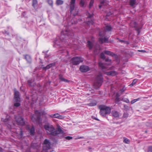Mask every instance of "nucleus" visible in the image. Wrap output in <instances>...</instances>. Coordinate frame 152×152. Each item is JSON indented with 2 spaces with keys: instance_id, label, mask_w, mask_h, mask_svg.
<instances>
[{
  "instance_id": "1",
  "label": "nucleus",
  "mask_w": 152,
  "mask_h": 152,
  "mask_svg": "<svg viewBox=\"0 0 152 152\" xmlns=\"http://www.w3.org/2000/svg\"><path fill=\"white\" fill-rule=\"evenodd\" d=\"M44 127L48 134L54 136L58 135L59 137H62L65 134L64 132L60 127L57 128L55 130V128L52 125L47 124L44 125Z\"/></svg>"
},
{
  "instance_id": "2",
  "label": "nucleus",
  "mask_w": 152,
  "mask_h": 152,
  "mask_svg": "<svg viewBox=\"0 0 152 152\" xmlns=\"http://www.w3.org/2000/svg\"><path fill=\"white\" fill-rule=\"evenodd\" d=\"M73 33L71 30H69L67 28L65 30H63L61 32L60 39L62 42H65L69 38H73Z\"/></svg>"
},
{
  "instance_id": "3",
  "label": "nucleus",
  "mask_w": 152,
  "mask_h": 152,
  "mask_svg": "<svg viewBox=\"0 0 152 152\" xmlns=\"http://www.w3.org/2000/svg\"><path fill=\"white\" fill-rule=\"evenodd\" d=\"M103 83V77L102 74L100 73L96 77L94 83V88L97 89L102 85Z\"/></svg>"
},
{
  "instance_id": "4",
  "label": "nucleus",
  "mask_w": 152,
  "mask_h": 152,
  "mask_svg": "<svg viewBox=\"0 0 152 152\" xmlns=\"http://www.w3.org/2000/svg\"><path fill=\"white\" fill-rule=\"evenodd\" d=\"M35 115H32L31 116V118L32 120L34 122H37L39 121V120L40 119V116L41 114L43 115H45V111H40L38 110H36L35 112Z\"/></svg>"
},
{
  "instance_id": "5",
  "label": "nucleus",
  "mask_w": 152,
  "mask_h": 152,
  "mask_svg": "<svg viewBox=\"0 0 152 152\" xmlns=\"http://www.w3.org/2000/svg\"><path fill=\"white\" fill-rule=\"evenodd\" d=\"M14 99L16 102L14 104L13 107L15 108V107H17L19 106L20 105L19 103L20 101L19 92L15 89L14 90Z\"/></svg>"
},
{
  "instance_id": "6",
  "label": "nucleus",
  "mask_w": 152,
  "mask_h": 152,
  "mask_svg": "<svg viewBox=\"0 0 152 152\" xmlns=\"http://www.w3.org/2000/svg\"><path fill=\"white\" fill-rule=\"evenodd\" d=\"M105 61L108 63H106V64H104L102 62H100L99 64V66L101 68L103 71L108 69V68L106 67V64L107 65L110 64L111 63V60L108 58H106L105 59Z\"/></svg>"
},
{
  "instance_id": "7",
  "label": "nucleus",
  "mask_w": 152,
  "mask_h": 152,
  "mask_svg": "<svg viewBox=\"0 0 152 152\" xmlns=\"http://www.w3.org/2000/svg\"><path fill=\"white\" fill-rule=\"evenodd\" d=\"M82 58L78 57H73L71 60V63L74 65H77L83 61Z\"/></svg>"
},
{
  "instance_id": "8",
  "label": "nucleus",
  "mask_w": 152,
  "mask_h": 152,
  "mask_svg": "<svg viewBox=\"0 0 152 152\" xmlns=\"http://www.w3.org/2000/svg\"><path fill=\"white\" fill-rule=\"evenodd\" d=\"M14 118L18 125L23 126L25 124L23 119L20 116H15Z\"/></svg>"
},
{
  "instance_id": "9",
  "label": "nucleus",
  "mask_w": 152,
  "mask_h": 152,
  "mask_svg": "<svg viewBox=\"0 0 152 152\" xmlns=\"http://www.w3.org/2000/svg\"><path fill=\"white\" fill-rule=\"evenodd\" d=\"M50 143L49 140L45 139V140L43 146V150L47 151L50 148Z\"/></svg>"
},
{
  "instance_id": "10",
  "label": "nucleus",
  "mask_w": 152,
  "mask_h": 152,
  "mask_svg": "<svg viewBox=\"0 0 152 152\" xmlns=\"http://www.w3.org/2000/svg\"><path fill=\"white\" fill-rule=\"evenodd\" d=\"M103 33V32H100L99 33V35L100 36V38L99 39V42L101 43H102L103 42H108V41L107 38L105 37L104 38L102 37L105 35V34Z\"/></svg>"
},
{
  "instance_id": "11",
  "label": "nucleus",
  "mask_w": 152,
  "mask_h": 152,
  "mask_svg": "<svg viewBox=\"0 0 152 152\" xmlns=\"http://www.w3.org/2000/svg\"><path fill=\"white\" fill-rule=\"evenodd\" d=\"M130 26L133 27L135 28L137 30V34L138 35L139 34L140 31L139 28H137V23L134 21H132L130 23Z\"/></svg>"
},
{
  "instance_id": "12",
  "label": "nucleus",
  "mask_w": 152,
  "mask_h": 152,
  "mask_svg": "<svg viewBox=\"0 0 152 152\" xmlns=\"http://www.w3.org/2000/svg\"><path fill=\"white\" fill-rule=\"evenodd\" d=\"M80 69L81 72H86L88 71L90 69L87 66L83 65L80 66Z\"/></svg>"
},
{
  "instance_id": "13",
  "label": "nucleus",
  "mask_w": 152,
  "mask_h": 152,
  "mask_svg": "<svg viewBox=\"0 0 152 152\" xmlns=\"http://www.w3.org/2000/svg\"><path fill=\"white\" fill-rule=\"evenodd\" d=\"M104 53L107 55L114 57L115 58H117V56L115 54L109 51L105 50L104 51Z\"/></svg>"
},
{
  "instance_id": "14",
  "label": "nucleus",
  "mask_w": 152,
  "mask_h": 152,
  "mask_svg": "<svg viewBox=\"0 0 152 152\" xmlns=\"http://www.w3.org/2000/svg\"><path fill=\"white\" fill-rule=\"evenodd\" d=\"M27 130L29 132L30 134L33 136L34 135L35 132V129L33 126H32L31 128L28 126L27 128Z\"/></svg>"
},
{
  "instance_id": "15",
  "label": "nucleus",
  "mask_w": 152,
  "mask_h": 152,
  "mask_svg": "<svg viewBox=\"0 0 152 152\" xmlns=\"http://www.w3.org/2000/svg\"><path fill=\"white\" fill-rule=\"evenodd\" d=\"M51 118H54L59 119H62L64 118L62 116L59 115L58 113L49 115Z\"/></svg>"
},
{
  "instance_id": "16",
  "label": "nucleus",
  "mask_w": 152,
  "mask_h": 152,
  "mask_svg": "<svg viewBox=\"0 0 152 152\" xmlns=\"http://www.w3.org/2000/svg\"><path fill=\"white\" fill-rule=\"evenodd\" d=\"M99 108L100 109V113L101 115L102 116H105L107 114L106 113L105 110H104V107L100 105L99 106Z\"/></svg>"
},
{
  "instance_id": "17",
  "label": "nucleus",
  "mask_w": 152,
  "mask_h": 152,
  "mask_svg": "<svg viewBox=\"0 0 152 152\" xmlns=\"http://www.w3.org/2000/svg\"><path fill=\"white\" fill-rule=\"evenodd\" d=\"M75 0H71L70 3V7L71 9V12H72L73 11L75 7Z\"/></svg>"
},
{
  "instance_id": "18",
  "label": "nucleus",
  "mask_w": 152,
  "mask_h": 152,
  "mask_svg": "<svg viewBox=\"0 0 152 152\" xmlns=\"http://www.w3.org/2000/svg\"><path fill=\"white\" fill-rule=\"evenodd\" d=\"M106 74L108 75L114 76L116 75L117 73V72L114 71H111L109 72H105Z\"/></svg>"
},
{
  "instance_id": "19",
  "label": "nucleus",
  "mask_w": 152,
  "mask_h": 152,
  "mask_svg": "<svg viewBox=\"0 0 152 152\" xmlns=\"http://www.w3.org/2000/svg\"><path fill=\"white\" fill-rule=\"evenodd\" d=\"M101 106L104 107V110H105L106 113L107 114H109L110 113L111 109L110 107H107L104 105H101Z\"/></svg>"
},
{
  "instance_id": "20",
  "label": "nucleus",
  "mask_w": 152,
  "mask_h": 152,
  "mask_svg": "<svg viewBox=\"0 0 152 152\" xmlns=\"http://www.w3.org/2000/svg\"><path fill=\"white\" fill-rule=\"evenodd\" d=\"M111 114L115 118H117L119 117V114L118 112L115 110L112 111Z\"/></svg>"
},
{
  "instance_id": "21",
  "label": "nucleus",
  "mask_w": 152,
  "mask_h": 152,
  "mask_svg": "<svg viewBox=\"0 0 152 152\" xmlns=\"http://www.w3.org/2000/svg\"><path fill=\"white\" fill-rule=\"evenodd\" d=\"M55 63H52L48 65H47L46 66L43 67V68L44 69L46 70L50 68L51 67H52L53 66H55Z\"/></svg>"
},
{
  "instance_id": "22",
  "label": "nucleus",
  "mask_w": 152,
  "mask_h": 152,
  "mask_svg": "<svg viewBox=\"0 0 152 152\" xmlns=\"http://www.w3.org/2000/svg\"><path fill=\"white\" fill-rule=\"evenodd\" d=\"M86 3L85 0H80L79 4L80 6L82 7H85Z\"/></svg>"
},
{
  "instance_id": "23",
  "label": "nucleus",
  "mask_w": 152,
  "mask_h": 152,
  "mask_svg": "<svg viewBox=\"0 0 152 152\" xmlns=\"http://www.w3.org/2000/svg\"><path fill=\"white\" fill-rule=\"evenodd\" d=\"M20 133H17V134L18 138L20 139H21L23 136V133L21 129H20Z\"/></svg>"
},
{
  "instance_id": "24",
  "label": "nucleus",
  "mask_w": 152,
  "mask_h": 152,
  "mask_svg": "<svg viewBox=\"0 0 152 152\" xmlns=\"http://www.w3.org/2000/svg\"><path fill=\"white\" fill-rule=\"evenodd\" d=\"M32 6L34 8L37 7V0H33Z\"/></svg>"
},
{
  "instance_id": "25",
  "label": "nucleus",
  "mask_w": 152,
  "mask_h": 152,
  "mask_svg": "<svg viewBox=\"0 0 152 152\" xmlns=\"http://www.w3.org/2000/svg\"><path fill=\"white\" fill-rule=\"evenodd\" d=\"M136 2L135 0H130V5L132 7H133L136 4Z\"/></svg>"
},
{
  "instance_id": "26",
  "label": "nucleus",
  "mask_w": 152,
  "mask_h": 152,
  "mask_svg": "<svg viewBox=\"0 0 152 152\" xmlns=\"http://www.w3.org/2000/svg\"><path fill=\"white\" fill-rule=\"evenodd\" d=\"M25 58L28 62H30L31 61V58L30 56L29 55H25Z\"/></svg>"
},
{
  "instance_id": "27",
  "label": "nucleus",
  "mask_w": 152,
  "mask_h": 152,
  "mask_svg": "<svg viewBox=\"0 0 152 152\" xmlns=\"http://www.w3.org/2000/svg\"><path fill=\"white\" fill-rule=\"evenodd\" d=\"M120 95H119V94L117 93L116 94V98L115 99V102L117 103H118V102L120 101L119 96Z\"/></svg>"
},
{
  "instance_id": "28",
  "label": "nucleus",
  "mask_w": 152,
  "mask_h": 152,
  "mask_svg": "<svg viewBox=\"0 0 152 152\" xmlns=\"http://www.w3.org/2000/svg\"><path fill=\"white\" fill-rule=\"evenodd\" d=\"M1 120H2V121L4 122H8L9 123V124L10 126V127H11L12 126V124L10 123L9 119L6 118V119H4V118H2L1 119Z\"/></svg>"
},
{
  "instance_id": "29",
  "label": "nucleus",
  "mask_w": 152,
  "mask_h": 152,
  "mask_svg": "<svg viewBox=\"0 0 152 152\" xmlns=\"http://www.w3.org/2000/svg\"><path fill=\"white\" fill-rule=\"evenodd\" d=\"M112 28L111 26L110 25H107L106 26L105 30L107 31H110L111 30Z\"/></svg>"
},
{
  "instance_id": "30",
  "label": "nucleus",
  "mask_w": 152,
  "mask_h": 152,
  "mask_svg": "<svg viewBox=\"0 0 152 152\" xmlns=\"http://www.w3.org/2000/svg\"><path fill=\"white\" fill-rule=\"evenodd\" d=\"M123 142L126 144H129L130 142V141L128 139L124 137Z\"/></svg>"
},
{
  "instance_id": "31",
  "label": "nucleus",
  "mask_w": 152,
  "mask_h": 152,
  "mask_svg": "<svg viewBox=\"0 0 152 152\" xmlns=\"http://www.w3.org/2000/svg\"><path fill=\"white\" fill-rule=\"evenodd\" d=\"M96 104V103L95 101H94L89 104H87V105L90 106H94Z\"/></svg>"
},
{
  "instance_id": "32",
  "label": "nucleus",
  "mask_w": 152,
  "mask_h": 152,
  "mask_svg": "<svg viewBox=\"0 0 152 152\" xmlns=\"http://www.w3.org/2000/svg\"><path fill=\"white\" fill-rule=\"evenodd\" d=\"M88 45L90 49L92 48L93 47L92 43L90 41H88Z\"/></svg>"
},
{
  "instance_id": "33",
  "label": "nucleus",
  "mask_w": 152,
  "mask_h": 152,
  "mask_svg": "<svg viewBox=\"0 0 152 152\" xmlns=\"http://www.w3.org/2000/svg\"><path fill=\"white\" fill-rule=\"evenodd\" d=\"M56 3L58 5H61L63 3V1L62 0H57Z\"/></svg>"
},
{
  "instance_id": "34",
  "label": "nucleus",
  "mask_w": 152,
  "mask_h": 152,
  "mask_svg": "<svg viewBox=\"0 0 152 152\" xmlns=\"http://www.w3.org/2000/svg\"><path fill=\"white\" fill-rule=\"evenodd\" d=\"M59 79L61 81H64L65 82H69L68 80L62 77H61L60 75L59 77Z\"/></svg>"
},
{
  "instance_id": "35",
  "label": "nucleus",
  "mask_w": 152,
  "mask_h": 152,
  "mask_svg": "<svg viewBox=\"0 0 152 152\" xmlns=\"http://www.w3.org/2000/svg\"><path fill=\"white\" fill-rule=\"evenodd\" d=\"M137 81V79H134L133 80V81L132 82V83L131 84H130L129 85V86L131 87L133 86L134 84H135L136 83Z\"/></svg>"
},
{
  "instance_id": "36",
  "label": "nucleus",
  "mask_w": 152,
  "mask_h": 152,
  "mask_svg": "<svg viewBox=\"0 0 152 152\" xmlns=\"http://www.w3.org/2000/svg\"><path fill=\"white\" fill-rule=\"evenodd\" d=\"M140 99V98H139L137 99H134L131 101V103L132 104H133L137 101H139Z\"/></svg>"
},
{
  "instance_id": "37",
  "label": "nucleus",
  "mask_w": 152,
  "mask_h": 152,
  "mask_svg": "<svg viewBox=\"0 0 152 152\" xmlns=\"http://www.w3.org/2000/svg\"><path fill=\"white\" fill-rule=\"evenodd\" d=\"M59 53H65V54H64V55H66H66H67L68 54V52L66 50H63V51H60V52H59Z\"/></svg>"
},
{
  "instance_id": "38",
  "label": "nucleus",
  "mask_w": 152,
  "mask_h": 152,
  "mask_svg": "<svg viewBox=\"0 0 152 152\" xmlns=\"http://www.w3.org/2000/svg\"><path fill=\"white\" fill-rule=\"evenodd\" d=\"M122 100L126 103H129V100L127 98H123L122 99Z\"/></svg>"
},
{
  "instance_id": "39",
  "label": "nucleus",
  "mask_w": 152,
  "mask_h": 152,
  "mask_svg": "<svg viewBox=\"0 0 152 152\" xmlns=\"http://www.w3.org/2000/svg\"><path fill=\"white\" fill-rule=\"evenodd\" d=\"M94 3V0H91L89 4V7L91 8L93 5Z\"/></svg>"
},
{
  "instance_id": "40",
  "label": "nucleus",
  "mask_w": 152,
  "mask_h": 152,
  "mask_svg": "<svg viewBox=\"0 0 152 152\" xmlns=\"http://www.w3.org/2000/svg\"><path fill=\"white\" fill-rule=\"evenodd\" d=\"M104 52H103V53H101V54H100V57H101L102 58V59H105V55H104Z\"/></svg>"
},
{
  "instance_id": "41",
  "label": "nucleus",
  "mask_w": 152,
  "mask_h": 152,
  "mask_svg": "<svg viewBox=\"0 0 152 152\" xmlns=\"http://www.w3.org/2000/svg\"><path fill=\"white\" fill-rule=\"evenodd\" d=\"M104 2V0H102V1H100V4L99 5V8H100L103 5Z\"/></svg>"
},
{
  "instance_id": "42",
  "label": "nucleus",
  "mask_w": 152,
  "mask_h": 152,
  "mask_svg": "<svg viewBox=\"0 0 152 152\" xmlns=\"http://www.w3.org/2000/svg\"><path fill=\"white\" fill-rule=\"evenodd\" d=\"M86 15L88 16V17L89 18H91L93 16V14H90L88 12H86Z\"/></svg>"
},
{
  "instance_id": "43",
  "label": "nucleus",
  "mask_w": 152,
  "mask_h": 152,
  "mask_svg": "<svg viewBox=\"0 0 152 152\" xmlns=\"http://www.w3.org/2000/svg\"><path fill=\"white\" fill-rule=\"evenodd\" d=\"M148 152H152V146H150L148 147Z\"/></svg>"
},
{
  "instance_id": "44",
  "label": "nucleus",
  "mask_w": 152,
  "mask_h": 152,
  "mask_svg": "<svg viewBox=\"0 0 152 152\" xmlns=\"http://www.w3.org/2000/svg\"><path fill=\"white\" fill-rule=\"evenodd\" d=\"M48 3L51 6L53 5V1L52 0H48Z\"/></svg>"
},
{
  "instance_id": "45",
  "label": "nucleus",
  "mask_w": 152,
  "mask_h": 152,
  "mask_svg": "<svg viewBox=\"0 0 152 152\" xmlns=\"http://www.w3.org/2000/svg\"><path fill=\"white\" fill-rule=\"evenodd\" d=\"M125 89L124 88H123L121 89L120 90V93H121V94H122L123 92H124L125 91Z\"/></svg>"
},
{
  "instance_id": "46",
  "label": "nucleus",
  "mask_w": 152,
  "mask_h": 152,
  "mask_svg": "<svg viewBox=\"0 0 152 152\" xmlns=\"http://www.w3.org/2000/svg\"><path fill=\"white\" fill-rule=\"evenodd\" d=\"M48 51L47 50V51H46L45 52L43 51V52H42L43 53H45V58H46L48 57V56H49L48 54H46V53H47Z\"/></svg>"
},
{
  "instance_id": "47",
  "label": "nucleus",
  "mask_w": 152,
  "mask_h": 152,
  "mask_svg": "<svg viewBox=\"0 0 152 152\" xmlns=\"http://www.w3.org/2000/svg\"><path fill=\"white\" fill-rule=\"evenodd\" d=\"M65 139L68 140H70L72 139V137L70 136H67L65 137Z\"/></svg>"
},
{
  "instance_id": "48",
  "label": "nucleus",
  "mask_w": 152,
  "mask_h": 152,
  "mask_svg": "<svg viewBox=\"0 0 152 152\" xmlns=\"http://www.w3.org/2000/svg\"><path fill=\"white\" fill-rule=\"evenodd\" d=\"M28 84L29 86H32L33 85H32V82L30 80H29L28 81Z\"/></svg>"
},
{
  "instance_id": "49",
  "label": "nucleus",
  "mask_w": 152,
  "mask_h": 152,
  "mask_svg": "<svg viewBox=\"0 0 152 152\" xmlns=\"http://www.w3.org/2000/svg\"><path fill=\"white\" fill-rule=\"evenodd\" d=\"M128 116V114L127 113H124L123 114V116L124 118L127 117Z\"/></svg>"
},
{
  "instance_id": "50",
  "label": "nucleus",
  "mask_w": 152,
  "mask_h": 152,
  "mask_svg": "<svg viewBox=\"0 0 152 152\" xmlns=\"http://www.w3.org/2000/svg\"><path fill=\"white\" fill-rule=\"evenodd\" d=\"M55 44H57V45H59V44L58 43V41L57 40H56L54 42V46L55 47Z\"/></svg>"
},
{
  "instance_id": "51",
  "label": "nucleus",
  "mask_w": 152,
  "mask_h": 152,
  "mask_svg": "<svg viewBox=\"0 0 152 152\" xmlns=\"http://www.w3.org/2000/svg\"><path fill=\"white\" fill-rule=\"evenodd\" d=\"M34 95H33L31 97V99H32V100L33 101H36L37 99V98H36L34 99L33 98V96Z\"/></svg>"
},
{
  "instance_id": "52",
  "label": "nucleus",
  "mask_w": 152,
  "mask_h": 152,
  "mask_svg": "<svg viewBox=\"0 0 152 152\" xmlns=\"http://www.w3.org/2000/svg\"><path fill=\"white\" fill-rule=\"evenodd\" d=\"M117 40H118L120 42H124V40H121L119 38H117Z\"/></svg>"
},
{
  "instance_id": "53",
  "label": "nucleus",
  "mask_w": 152,
  "mask_h": 152,
  "mask_svg": "<svg viewBox=\"0 0 152 152\" xmlns=\"http://www.w3.org/2000/svg\"><path fill=\"white\" fill-rule=\"evenodd\" d=\"M112 15L111 13L110 12H109L107 13V16H110V15Z\"/></svg>"
},
{
  "instance_id": "54",
  "label": "nucleus",
  "mask_w": 152,
  "mask_h": 152,
  "mask_svg": "<svg viewBox=\"0 0 152 152\" xmlns=\"http://www.w3.org/2000/svg\"><path fill=\"white\" fill-rule=\"evenodd\" d=\"M89 24H93V23H94V22L92 20H91V21H89Z\"/></svg>"
},
{
  "instance_id": "55",
  "label": "nucleus",
  "mask_w": 152,
  "mask_h": 152,
  "mask_svg": "<svg viewBox=\"0 0 152 152\" xmlns=\"http://www.w3.org/2000/svg\"><path fill=\"white\" fill-rule=\"evenodd\" d=\"M124 43L127 45L129 44V42H128L126 41H124Z\"/></svg>"
},
{
  "instance_id": "56",
  "label": "nucleus",
  "mask_w": 152,
  "mask_h": 152,
  "mask_svg": "<svg viewBox=\"0 0 152 152\" xmlns=\"http://www.w3.org/2000/svg\"><path fill=\"white\" fill-rule=\"evenodd\" d=\"M25 14H26V12H23L22 13V16H25Z\"/></svg>"
},
{
  "instance_id": "57",
  "label": "nucleus",
  "mask_w": 152,
  "mask_h": 152,
  "mask_svg": "<svg viewBox=\"0 0 152 152\" xmlns=\"http://www.w3.org/2000/svg\"><path fill=\"white\" fill-rule=\"evenodd\" d=\"M138 51H139L140 52H144L145 51V50H139Z\"/></svg>"
},
{
  "instance_id": "58",
  "label": "nucleus",
  "mask_w": 152,
  "mask_h": 152,
  "mask_svg": "<svg viewBox=\"0 0 152 152\" xmlns=\"http://www.w3.org/2000/svg\"><path fill=\"white\" fill-rule=\"evenodd\" d=\"M2 149L0 147V151L1 152L2 151Z\"/></svg>"
},
{
  "instance_id": "59",
  "label": "nucleus",
  "mask_w": 152,
  "mask_h": 152,
  "mask_svg": "<svg viewBox=\"0 0 152 152\" xmlns=\"http://www.w3.org/2000/svg\"><path fill=\"white\" fill-rule=\"evenodd\" d=\"M83 138V137H80L78 138L77 139H81V138Z\"/></svg>"
},
{
  "instance_id": "60",
  "label": "nucleus",
  "mask_w": 152,
  "mask_h": 152,
  "mask_svg": "<svg viewBox=\"0 0 152 152\" xmlns=\"http://www.w3.org/2000/svg\"><path fill=\"white\" fill-rule=\"evenodd\" d=\"M96 120H97V121H98L99 120L98 119H96Z\"/></svg>"
},
{
  "instance_id": "61",
  "label": "nucleus",
  "mask_w": 152,
  "mask_h": 152,
  "mask_svg": "<svg viewBox=\"0 0 152 152\" xmlns=\"http://www.w3.org/2000/svg\"><path fill=\"white\" fill-rule=\"evenodd\" d=\"M21 88H22V87H20V88H21Z\"/></svg>"
},
{
  "instance_id": "62",
  "label": "nucleus",
  "mask_w": 152,
  "mask_h": 152,
  "mask_svg": "<svg viewBox=\"0 0 152 152\" xmlns=\"http://www.w3.org/2000/svg\"><path fill=\"white\" fill-rule=\"evenodd\" d=\"M12 124H13V125H14V123H12Z\"/></svg>"
}]
</instances>
